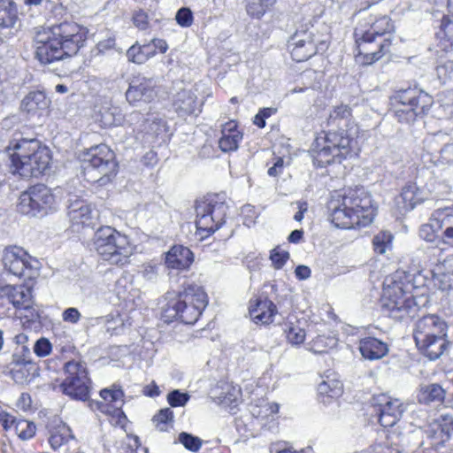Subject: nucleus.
Wrapping results in <instances>:
<instances>
[{
	"mask_svg": "<svg viewBox=\"0 0 453 453\" xmlns=\"http://www.w3.org/2000/svg\"><path fill=\"white\" fill-rule=\"evenodd\" d=\"M55 196L44 185H35L21 193L17 205L18 211L33 217H42L55 205Z\"/></svg>",
	"mask_w": 453,
	"mask_h": 453,
	"instance_id": "obj_11",
	"label": "nucleus"
},
{
	"mask_svg": "<svg viewBox=\"0 0 453 453\" xmlns=\"http://www.w3.org/2000/svg\"><path fill=\"white\" fill-rule=\"evenodd\" d=\"M161 319L170 323L180 320L194 324L208 304L203 288L196 284L187 286L182 292L168 291L161 299Z\"/></svg>",
	"mask_w": 453,
	"mask_h": 453,
	"instance_id": "obj_5",
	"label": "nucleus"
},
{
	"mask_svg": "<svg viewBox=\"0 0 453 453\" xmlns=\"http://www.w3.org/2000/svg\"><path fill=\"white\" fill-rule=\"evenodd\" d=\"M28 338L25 334H19L14 337L15 343L21 345L24 357L30 353L29 348L25 345Z\"/></svg>",
	"mask_w": 453,
	"mask_h": 453,
	"instance_id": "obj_61",
	"label": "nucleus"
},
{
	"mask_svg": "<svg viewBox=\"0 0 453 453\" xmlns=\"http://www.w3.org/2000/svg\"><path fill=\"white\" fill-rule=\"evenodd\" d=\"M242 139V134L238 130L237 124L231 120L222 126L219 146L224 152L234 151L238 149Z\"/></svg>",
	"mask_w": 453,
	"mask_h": 453,
	"instance_id": "obj_28",
	"label": "nucleus"
},
{
	"mask_svg": "<svg viewBox=\"0 0 453 453\" xmlns=\"http://www.w3.org/2000/svg\"><path fill=\"white\" fill-rule=\"evenodd\" d=\"M284 334L286 335L287 342L292 346L301 345L306 338L304 329L293 323H288L285 325Z\"/></svg>",
	"mask_w": 453,
	"mask_h": 453,
	"instance_id": "obj_40",
	"label": "nucleus"
},
{
	"mask_svg": "<svg viewBox=\"0 0 453 453\" xmlns=\"http://www.w3.org/2000/svg\"><path fill=\"white\" fill-rule=\"evenodd\" d=\"M84 41L85 34L80 26L64 22L37 34L35 55L42 64H50L75 55Z\"/></svg>",
	"mask_w": 453,
	"mask_h": 453,
	"instance_id": "obj_2",
	"label": "nucleus"
},
{
	"mask_svg": "<svg viewBox=\"0 0 453 453\" xmlns=\"http://www.w3.org/2000/svg\"><path fill=\"white\" fill-rule=\"evenodd\" d=\"M31 397L29 394L22 393L18 399L17 406L20 408L21 410H27L31 406Z\"/></svg>",
	"mask_w": 453,
	"mask_h": 453,
	"instance_id": "obj_63",
	"label": "nucleus"
},
{
	"mask_svg": "<svg viewBox=\"0 0 453 453\" xmlns=\"http://www.w3.org/2000/svg\"><path fill=\"white\" fill-rule=\"evenodd\" d=\"M152 52L150 47L140 45L138 42L133 44L127 51V57L129 61L141 65L151 58Z\"/></svg>",
	"mask_w": 453,
	"mask_h": 453,
	"instance_id": "obj_38",
	"label": "nucleus"
},
{
	"mask_svg": "<svg viewBox=\"0 0 453 453\" xmlns=\"http://www.w3.org/2000/svg\"><path fill=\"white\" fill-rule=\"evenodd\" d=\"M18 419L12 416L11 414L7 413L6 411H1L0 413V422L2 423V426L5 430H8L14 427L16 425V422Z\"/></svg>",
	"mask_w": 453,
	"mask_h": 453,
	"instance_id": "obj_60",
	"label": "nucleus"
},
{
	"mask_svg": "<svg viewBox=\"0 0 453 453\" xmlns=\"http://www.w3.org/2000/svg\"><path fill=\"white\" fill-rule=\"evenodd\" d=\"M240 395V388L232 385H226L219 398L220 403L225 406L233 407L237 405Z\"/></svg>",
	"mask_w": 453,
	"mask_h": 453,
	"instance_id": "obj_47",
	"label": "nucleus"
},
{
	"mask_svg": "<svg viewBox=\"0 0 453 453\" xmlns=\"http://www.w3.org/2000/svg\"><path fill=\"white\" fill-rule=\"evenodd\" d=\"M426 199V196L422 194L416 183L406 184L401 195L396 198L395 203L400 213L411 211L416 204L422 203Z\"/></svg>",
	"mask_w": 453,
	"mask_h": 453,
	"instance_id": "obj_26",
	"label": "nucleus"
},
{
	"mask_svg": "<svg viewBox=\"0 0 453 453\" xmlns=\"http://www.w3.org/2000/svg\"><path fill=\"white\" fill-rule=\"evenodd\" d=\"M318 392L320 401L329 403L331 399L338 398L342 393V383L336 379L323 380L318 386Z\"/></svg>",
	"mask_w": 453,
	"mask_h": 453,
	"instance_id": "obj_32",
	"label": "nucleus"
},
{
	"mask_svg": "<svg viewBox=\"0 0 453 453\" xmlns=\"http://www.w3.org/2000/svg\"><path fill=\"white\" fill-rule=\"evenodd\" d=\"M155 97L156 91L152 81L144 77L134 79L126 92V98L130 104L150 103Z\"/></svg>",
	"mask_w": 453,
	"mask_h": 453,
	"instance_id": "obj_20",
	"label": "nucleus"
},
{
	"mask_svg": "<svg viewBox=\"0 0 453 453\" xmlns=\"http://www.w3.org/2000/svg\"><path fill=\"white\" fill-rule=\"evenodd\" d=\"M93 245L103 260L119 266L128 264L134 252L129 238L111 226L100 227L95 233Z\"/></svg>",
	"mask_w": 453,
	"mask_h": 453,
	"instance_id": "obj_7",
	"label": "nucleus"
},
{
	"mask_svg": "<svg viewBox=\"0 0 453 453\" xmlns=\"http://www.w3.org/2000/svg\"><path fill=\"white\" fill-rule=\"evenodd\" d=\"M133 23L138 29L147 30L150 27L148 14L142 10L135 12L133 15Z\"/></svg>",
	"mask_w": 453,
	"mask_h": 453,
	"instance_id": "obj_57",
	"label": "nucleus"
},
{
	"mask_svg": "<svg viewBox=\"0 0 453 453\" xmlns=\"http://www.w3.org/2000/svg\"><path fill=\"white\" fill-rule=\"evenodd\" d=\"M6 151L11 159L13 173L23 178L38 177L50 166V151L37 139H27L16 134L10 141Z\"/></svg>",
	"mask_w": 453,
	"mask_h": 453,
	"instance_id": "obj_4",
	"label": "nucleus"
},
{
	"mask_svg": "<svg viewBox=\"0 0 453 453\" xmlns=\"http://www.w3.org/2000/svg\"><path fill=\"white\" fill-rule=\"evenodd\" d=\"M435 217L441 225L443 237L453 242V208L438 209L435 211Z\"/></svg>",
	"mask_w": 453,
	"mask_h": 453,
	"instance_id": "obj_37",
	"label": "nucleus"
},
{
	"mask_svg": "<svg viewBox=\"0 0 453 453\" xmlns=\"http://www.w3.org/2000/svg\"><path fill=\"white\" fill-rule=\"evenodd\" d=\"M372 404L379 416V422L384 427H391L400 420L406 406L398 398L386 394L373 396Z\"/></svg>",
	"mask_w": 453,
	"mask_h": 453,
	"instance_id": "obj_17",
	"label": "nucleus"
},
{
	"mask_svg": "<svg viewBox=\"0 0 453 453\" xmlns=\"http://www.w3.org/2000/svg\"><path fill=\"white\" fill-rule=\"evenodd\" d=\"M174 105L180 115L193 114L197 109L196 96L190 91L183 90L178 94Z\"/></svg>",
	"mask_w": 453,
	"mask_h": 453,
	"instance_id": "obj_34",
	"label": "nucleus"
},
{
	"mask_svg": "<svg viewBox=\"0 0 453 453\" xmlns=\"http://www.w3.org/2000/svg\"><path fill=\"white\" fill-rule=\"evenodd\" d=\"M409 285L387 278L383 284L380 298L382 311L395 319L413 317L418 310V303L408 290Z\"/></svg>",
	"mask_w": 453,
	"mask_h": 453,
	"instance_id": "obj_8",
	"label": "nucleus"
},
{
	"mask_svg": "<svg viewBox=\"0 0 453 453\" xmlns=\"http://www.w3.org/2000/svg\"><path fill=\"white\" fill-rule=\"evenodd\" d=\"M73 438L71 428L65 424H61L51 432L49 442L53 449H58Z\"/></svg>",
	"mask_w": 453,
	"mask_h": 453,
	"instance_id": "obj_36",
	"label": "nucleus"
},
{
	"mask_svg": "<svg viewBox=\"0 0 453 453\" xmlns=\"http://www.w3.org/2000/svg\"><path fill=\"white\" fill-rule=\"evenodd\" d=\"M52 345L50 342L42 337L37 340L34 345V352L39 357H44L49 356L51 353Z\"/></svg>",
	"mask_w": 453,
	"mask_h": 453,
	"instance_id": "obj_53",
	"label": "nucleus"
},
{
	"mask_svg": "<svg viewBox=\"0 0 453 453\" xmlns=\"http://www.w3.org/2000/svg\"><path fill=\"white\" fill-rule=\"evenodd\" d=\"M283 164V159L281 157H278L274 165L268 169V174L273 177L279 175L282 171Z\"/></svg>",
	"mask_w": 453,
	"mask_h": 453,
	"instance_id": "obj_64",
	"label": "nucleus"
},
{
	"mask_svg": "<svg viewBox=\"0 0 453 453\" xmlns=\"http://www.w3.org/2000/svg\"><path fill=\"white\" fill-rule=\"evenodd\" d=\"M440 230H441V225L440 220L436 219L434 211L431 216L430 222L421 226L419 236L427 242H433L436 236V233Z\"/></svg>",
	"mask_w": 453,
	"mask_h": 453,
	"instance_id": "obj_44",
	"label": "nucleus"
},
{
	"mask_svg": "<svg viewBox=\"0 0 453 453\" xmlns=\"http://www.w3.org/2000/svg\"><path fill=\"white\" fill-rule=\"evenodd\" d=\"M446 395L445 389L437 383L423 385L419 388L418 400L421 403H441Z\"/></svg>",
	"mask_w": 453,
	"mask_h": 453,
	"instance_id": "obj_31",
	"label": "nucleus"
},
{
	"mask_svg": "<svg viewBox=\"0 0 453 453\" xmlns=\"http://www.w3.org/2000/svg\"><path fill=\"white\" fill-rule=\"evenodd\" d=\"M394 31V25L392 20L387 17L383 16L375 20L369 30L365 31L364 34H371L372 37L377 38L378 36H381L386 34H390Z\"/></svg>",
	"mask_w": 453,
	"mask_h": 453,
	"instance_id": "obj_41",
	"label": "nucleus"
},
{
	"mask_svg": "<svg viewBox=\"0 0 453 453\" xmlns=\"http://www.w3.org/2000/svg\"><path fill=\"white\" fill-rule=\"evenodd\" d=\"M453 432V418L448 415L429 424L426 434L434 445H441L449 441Z\"/></svg>",
	"mask_w": 453,
	"mask_h": 453,
	"instance_id": "obj_24",
	"label": "nucleus"
},
{
	"mask_svg": "<svg viewBox=\"0 0 453 453\" xmlns=\"http://www.w3.org/2000/svg\"><path fill=\"white\" fill-rule=\"evenodd\" d=\"M193 261L192 251L182 245L173 246L165 255V265L172 269L186 270L189 268Z\"/></svg>",
	"mask_w": 453,
	"mask_h": 453,
	"instance_id": "obj_27",
	"label": "nucleus"
},
{
	"mask_svg": "<svg viewBox=\"0 0 453 453\" xmlns=\"http://www.w3.org/2000/svg\"><path fill=\"white\" fill-rule=\"evenodd\" d=\"M292 58L296 62H303L316 54L313 35L310 32H296L288 42Z\"/></svg>",
	"mask_w": 453,
	"mask_h": 453,
	"instance_id": "obj_19",
	"label": "nucleus"
},
{
	"mask_svg": "<svg viewBox=\"0 0 453 453\" xmlns=\"http://www.w3.org/2000/svg\"><path fill=\"white\" fill-rule=\"evenodd\" d=\"M241 215L243 219V224L247 226H251L255 224L257 218V212L255 207L251 204H246L241 209Z\"/></svg>",
	"mask_w": 453,
	"mask_h": 453,
	"instance_id": "obj_55",
	"label": "nucleus"
},
{
	"mask_svg": "<svg viewBox=\"0 0 453 453\" xmlns=\"http://www.w3.org/2000/svg\"><path fill=\"white\" fill-rule=\"evenodd\" d=\"M12 364L14 366L11 368L9 375L14 382L19 385L28 384L34 377V373L31 372L33 368L31 362L27 361L26 357H21L17 353H14Z\"/></svg>",
	"mask_w": 453,
	"mask_h": 453,
	"instance_id": "obj_29",
	"label": "nucleus"
},
{
	"mask_svg": "<svg viewBox=\"0 0 453 453\" xmlns=\"http://www.w3.org/2000/svg\"><path fill=\"white\" fill-rule=\"evenodd\" d=\"M356 42L357 44L356 60L362 65H372L378 61L389 51L391 46L390 38H385L377 42L376 38L371 34H362L357 38Z\"/></svg>",
	"mask_w": 453,
	"mask_h": 453,
	"instance_id": "obj_16",
	"label": "nucleus"
},
{
	"mask_svg": "<svg viewBox=\"0 0 453 453\" xmlns=\"http://www.w3.org/2000/svg\"><path fill=\"white\" fill-rule=\"evenodd\" d=\"M81 315L76 308H67L62 313V319L65 322L75 324L77 323Z\"/></svg>",
	"mask_w": 453,
	"mask_h": 453,
	"instance_id": "obj_59",
	"label": "nucleus"
},
{
	"mask_svg": "<svg viewBox=\"0 0 453 453\" xmlns=\"http://www.w3.org/2000/svg\"><path fill=\"white\" fill-rule=\"evenodd\" d=\"M125 326L124 319L119 315L107 319L105 322L106 331L111 335L122 334Z\"/></svg>",
	"mask_w": 453,
	"mask_h": 453,
	"instance_id": "obj_51",
	"label": "nucleus"
},
{
	"mask_svg": "<svg viewBox=\"0 0 453 453\" xmlns=\"http://www.w3.org/2000/svg\"><path fill=\"white\" fill-rule=\"evenodd\" d=\"M337 345V339L334 336L319 335L313 339L309 349L314 353H326Z\"/></svg>",
	"mask_w": 453,
	"mask_h": 453,
	"instance_id": "obj_39",
	"label": "nucleus"
},
{
	"mask_svg": "<svg viewBox=\"0 0 453 453\" xmlns=\"http://www.w3.org/2000/svg\"><path fill=\"white\" fill-rule=\"evenodd\" d=\"M351 108L347 104L334 106L326 123L332 127L319 134L311 145L314 164L319 167L356 154L357 127L352 120Z\"/></svg>",
	"mask_w": 453,
	"mask_h": 453,
	"instance_id": "obj_1",
	"label": "nucleus"
},
{
	"mask_svg": "<svg viewBox=\"0 0 453 453\" xmlns=\"http://www.w3.org/2000/svg\"><path fill=\"white\" fill-rule=\"evenodd\" d=\"M278 411L279 404L276 403H269L265 399H258L250 405L251 416L257 420L262 427L267 426L270 422L274 421Z\"/></svg>",
	"mask_w": 453,
	"mask_h": 453,
	"instance_id": "obj_25",
	"label": "nucleus"
},
{
	"mask_svg": "<svg viewBox=\"0 0 453 453\" xmlns=\"http://www.w3.org/2000/svg\"><path fill=\"white\" fill-rule=\"evenodd\" d=\"M65 378L61 384L64 394L81 401L89 395L90 380L84 363L69 361L65 365Z\"/></svg>",
	"mask_w": 453,
	"mask_h": 453,
	"instance_id": "obj_14",
	"label": "nucleus"
},
{
	"mask_svg": "<svg viewBox=\"0 0 453 453\" xmlns=\"http://www.w3.org/2000/svg\"><path fill=\"white\" fill-rule=\"evenodd\" d=\"M114 152L105 144L89 148L82 157L84 175L90 182L105 184L116 174Z\"/></svg>",
	"mask_w": 453,
	"mask_h": 453,
	"instance_id": "obj_9",
	"label": "nucleus"
},
{
	"mask_svg": "<svg viewBox=\"0 0 453 453\" xmlns=\"http://www.w3.org/2000/svg\"><path fill=\"white\" fill-rule=\"evenodd\" d=\"M329 219L340 228L350 229L370 225L376 214L371 195L363 188L349 189L328 203Z\"/></svg>",
	"mask_w": 453,
	"mask_h": 453,
	"instance_id": "obj_3",
	"label": "nucleus"
},
{
	"mask_svg": "<svg viewBox=\"0 0 453 453\" xmlns=\"http://www.w3.org/2000/svg\"><path fill=\"white\" fill-rule=\"evenodd\" d=\"M14 430L20 439L28 440L35 435L36 428L32 422L26 419H18Z\"/></svg>",
	"mask_w": 453,
	"mask_h": 453,
	"instance_id": "obj_48",
	"label": "nucleus"
},
{
	"mask_svg": "<svg viewBox=\"0 0 453 453\" xmlns=\"http://www.w3.org/2000/svg\"><path fill=\"white\" fill-rule=\"evenodd\" d=\"M432 104L433 98L427 93L417 89L405 90L399 95L395 116L400 122L411 123L425 114Z\"/></svg>",
	"mask_w": 453,
	"mask_h": 453,
	"instance_id": "obj_13",
	"label": "nucleus"
},
{
	"mask_svg": "<svg viewBox=\"0 0 453 453\" xmlns=\"http://www.w3.org/2000/svg\"><path fill=\"white\" fill-rule=\"evenodd\" d=\"M178 440L187 449L191 451H197L202 446L200 438L185 432L179 434Z\"/></svg>",
	"mask_w": 453,
	"mask_h": 453,
	"instance_id": "obj_50",
	"label": "nucleus"
},
{
	"mask_svg": "<svg viewBox=\"0 0 453 453\" xmlns=\"http://www.w3.org/2000/svg\"><path fill=\"white\" fill-rule=\"evenodd\" d=\"M227 210V204L219 195H210L196 202V234L199 239L208 237L225 223Z\"/></svg>",
	"mask_w": 453,
	"mask_h": 453,
	"instance_id": "obj_10",
	"label": "nucleus"
},
{
	"mask_svg": "<svg viewBox=\"0 0 453 453\" xmlns=\"http://www.w3.org/2000/svg\"><path fill=\"white\" fill-rule=\"evenodd\" d=\"M0 299L6 300L17 311H23L24 316L31 320L38 314L34 307V299L29 287L25 285H0Z\"/></svg>",
	"mask_w": 453,
	"mask_h": 453,
	"instance_id": "obj_15",
	"label": "nucleus"
},
{
	"mask_svg": "<svg viewBox=\"0 0 453 453\" xmlns=\"http://www.w3.org/2000/svg\"><path fill=\"white\" fill-rule=\"evenodd\" d=\"M359 350L364 358L377 360L388 354V347L387 343L377 338L366 337L360 341Z\"/></svg>",
	"mask_w": 453,
	"mask_h": 453,
	"instance_id": "obj_30",
	"label": "nucleus"
},
{
	"mask_svg": "<svg viewBox=\"0 0 453 453\" xmlns=\"http://www.w3.org/2000/svg\"><path fill=\"white\" fill-rule=\"evenodd\" d=\"M16 20V4L12 0H0V27H12Z\"/></svg>",
	"mask_w": 453,
	"mask_h": 453,
	"instance_id": "obj_35",
	"label": "nucleus"
},
{
	"mask_svg": "<svg viewBox=\"0 0 453 453\" xmlns=\"http://www.w3.org/2000/svg\"><path fill=\"white\" fill-rule=\"evenodd\" d=\"M175 19L180 27H188L193 23V13L190 9L182 7L177 12Z\"/></svg>",
	"mask_w": 453,
	"mask_h": 453,
	"instance_id": "obj_56",
	"label": "nucleus"
},
{
	"mask_svg": "<svg viewBox=\"0 0 453 453\" xmlns=\"http://www.w3.org/2000/svg\"><path fill=\"white\" fill-rule=\"evenodd\" d=\"M3 262L6 271L25 280H32L39 276L40 262L22 248L6 249Z\"/></svg>",
	"mask_w": 453,
	"mask_h": 453,
	"instance_id": "obj_12",
	"label": "nucleus"
},
{
	"mask_svg": "<svg viewBox=\"0 0 453 453\" xmlns=\"http://www.w3.org/2000/svg\"><path fill=\"white\" fill-rule=\"evenodd\" d=\"M393 235L390 232L381 231L372 239L373 250L377 254H386L392 249Z\"/></svg>",
	"mask_w": 453,
	"mask_h": 453,
	"instance_id": "obj_42",
	"label": "nucleus"
},
{
	"mask_svg": "<svg viewBox=\"0 0 453 453\" xmlns=\"http://www.w3.org/2000/svg\"><path fill=\"white\" fill-rule=\"evenodd\" d=\"M189 399V395L180 390H173L167 395V401L172 407L184 406Z\"/></svg>",
	"mask_w": 453,
	"mask_h": 453,
	"instance_id": "obj_54",
	"label": "nucleus"
},
{
	"mask_svg": "<svg viewBox=\"0 0 453 453\" xmlns=\"http://www.w3.org/2000/svg\"><path fill=\"white\" fill-rule=\"evenodd\" d=\"M67 215L73 225L89 226L92 223V208L86 201L70 196Z\"/></svg>",
	"mask_w": 453,
	"mask_h": 453,
	"instance_id": "obj_23",
	"label": "nucleus"
},
{
	"mask_svg": "<svg viewBox=\"0 0 453 453\" xmlns=\"http://www.w3.org/2000/svg\"><path fill=\"white\" fill-rule=\"evenodd\" d=\"M249 313L256 324L268 325L273 321L277 308L267 298H255L250 301Z\"/></svg>",
	"mask_w": 453,
	"mask_h": 453,
	"instance_id": "obj_22",
	"label": "nucleus"
},
{
	"mask_svg": "<svg viewBox=\"0 0 453 453\" xmlns=\"http://www.w3.org/2000/svg\"><path fill=\"white\" fill-rule=\"evenodd\" d=\"M101 122L104 127L120 126L124 122V117L118 107H109L101 113Z\"/></svg>",
	"mask_w": 453,
	"mask_h": 453,
	"instance_id": "obj_43",
	"label": "nucleus"
},
{
	"mask_svg": "<svg viewBox=\"0 0 453 453\" xmlns=\"http://www.w3.org/2000/svg\"><path fill=\"white\" fill-rule=\"evenodd\" d=\"M413 336L418 349L430 360H435L447 347V325L436 315L424 316L417 321Z\"/></svg>",
	"mask_w": 453,
	"mask_h": 453,
	"instance_id": "obj_6",
	"label": "nucleus"
},
{
	"mask_svg": "<svg viewBox=\"0 0 453 453\" xmlns=\"http://www.w3.org/2000/svg\"><path fill=\"white\" fill-rule=\"evenodd\" d=\"M415 183L421 193L426 196V199L430 195L437 192V180L434 172L429 169L419 170Z\"/></svg>",
	"mask_w": 453,
	"mask_h": 453,
	"instance_id": "obj_33",
	"label": "nucleus"
},
{
	"mask_svg": "<svg viewBox=\"0 0 453 453\" xmlns=\"http://www.w3.org/2000/svg\"><path fill=\"white\" fill-rule=\"evenodd\" d=\"M100 396L104 400L101 411L110 416V422L114 426L123 427L127 417L121 408L124 404V392L119 387L112 386L100 391Z\"/></svg>",
	"mask_w": 453,
	"mask_h": 453,
	"instance_id": "obj_18",
	"label": "nucleus"
},
{
	"mask_svg": "<svg viewBox=\"0 0 453 453\" xmlns=\"http://www.w3.org/2000/svg\"><path fill=\"white\" fill-rule=\"evenodd\" d=\"M152 420L159 431H166L173 426V411L170 408L162 409L153 417Z\"/></svg>",
	"mask_w": 453,
	"mask_h": 453,
	"instance_id": "obj_46",
	"label": "nucleus"
},
{
	"mask_svg": "<svg viewBox=\"0 0 453 453\" xmlns=\"http://www.w3.org/2000/svg\"><path fill=\"white\" fill-rule=\"evenodd\" d=\"M270 258L273 266L276 269H280L289 258V253L280 248H275L272 250Z\"/></svg>",
	"mask_w": 453,
	"mask_h": 453,
	"instance_id": "obj_52",
	"label": "nucleus"
},
{
	"mask_svg": "<svg viewBox=\"0 0 453 453\" xmlns=\"http://www.w3.org/2000/svg\"><path fill=\"white\" fill-rule=\"evenodd\" d=\"M275 1L276 0H249L247 12L253 18L260 19Z\"/></svg>",
	"mask_w": 453,
	"mask_h": 453,
	"instance_id": "obj_45",
	"label": "nucleus"
},
{
	"mask_svg": "<svg viewBox=\"0 0 453 453\" xmlns=\"http://www.w3.org/2000/svg\"><path fill=\"white\" fill-rule=\"evenodd\" d=\"M439 36L443 50L453 49V22H442Z\"/></svg>",
	"mask_w": 453,
	"mask_h": 453,
	"instance_id": "obj_49",
	"label": "nucleus"
},
{
	"mask_svg": "<svg viewBox=\"0 0 453 453\" xmlns=\"http://www.w3.org/2000/svg\"><path fill=\"white\" fill-rule=\"evenodd\" d=\"M144 45L145 47H150V50L152 52L151 58L157 52L165 53L168 50V44L163 39L154 38L149 43H145Z\"/></svg>",
	"mask_w": 453,
	"mask_h": 453,
	"instance_id": "obj_58",
	"label": "nucleus"
},
{
	"mask_svg": "<svg viewBox=\"0 0 453 453\" xmlns=\"http://www.w3.org/2000/svg\"><path fill=\"white\" fill-rule=\"evenodd\" d=\"M311 269L306 265H298L295 270V274L297 279L303 280L311 276Z\"/></svg>",
	"mask_w": 453,
	"mask_h": 453,
	"instance_id": "obj_62",
	"label": "nucleus"
},
{
	"mask_svg": "<svg viewBox=\"0 0 453 453\" xmlns=\"http://www.w3.org/2000/svg\"><path fill=\"white\" fill-rule=\"evenodd\" d=\"M50 104V100L44 92L40 90L30 91L21 100L20 110L29 118L41 117L44 115Z\"/></svg>",
	"mask_w": 453,
	"mask_h": 453,
	"instance_id": "obj_21",
	"label": "nucleus"
}]
</instances>
